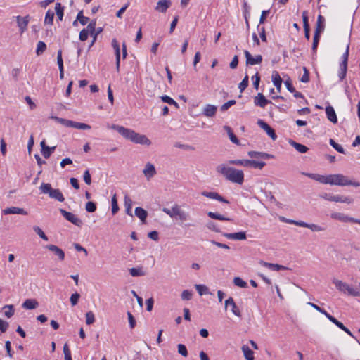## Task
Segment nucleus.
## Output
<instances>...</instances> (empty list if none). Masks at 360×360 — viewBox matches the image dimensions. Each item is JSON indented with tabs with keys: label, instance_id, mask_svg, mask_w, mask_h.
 <instances>
[{
	"label": "nucleus",
	"instance_id": "f257e3e1",
	"mask_svg": "<svg viewBox=\"0 0 360 360\" xmlns=\"http://www.w3.org/2000/svg\"><path fill=\"white\" fill-rule=\"evenodd\" d=\"M110 127L116 130L124 139L133 143L146 146L151 144L150 140L146 135L140 134L132 129L115 124H112Z\"/></svg>",
	"mask_w": 360,
	"mask_h": 360
},
{
	"label": "nucleus",
	"instance_id": "f03ea898",
	"mask_svg": "<svg viewBox=\"0 0 360 360\" xmlns=\"http://www.w3.org/2000/svg\"><path fill=\"white\" fill-rule=\"evenodd\" d=\"M216 170L218 173L222 174L227 180L242 184L244 181V173L242 170H238L233 167H227L224 164L219 165Z\"/></svg>",
	"mask_w": 360,
	"mask_h": 360
},
{
	"label": "nucleus",
	"instance_id": "7ed1b4c3",
	"mask_svg": "<svg viewBox=\"0 0 360 360\" xmlns=\"http://www.w3.org/2000/svg\"><path fill=\"white\" fill-rule=\"evenodd\" d=\"M328 184L341 186L352 185L355 187H359L360 186L359 182L349 180L346 176L341 174L328 175Z\"/></svg>",
	"mask_w": 360,
	"mask_h": 360
},
{
	"label": "nucleus",
	"instance_id": "20e7f679",
	"mask_svg": "<svg viewBox=\"0 0 360 360\" xmlns=\"http://www.w3.org/2000/svg\"><path fill=\"white\" fill-rule=\"evenodd\" d=\"M42 193L48 194L51 198L55 199L59 202H63L65 198L62 192L58 188H53L49 183H42L39 187Z\"/></svg>",
	"mask_w": 360,
	"mask_h": 360
},
{
	"label": "nucleus",
	"instance_id": "39448f33",
	"mask_svg": "<svg viewBox=\"0 0 360 360\" xmlns=\"http://www.w3.org/2000/svg\"><path fill=\"white\" fill-rule=\"evenodd\" d=\"M349 52V43L347 44L346 50L342 56V61L340 63V68L338 71V77L340 81H342L347 75L348 59Z\"/></svg>",
	"mask_w": 360,
	"mask_h": 360
},
{
	"label": "nucleus",
	"instance_id": "423d86ee",
	"mask_svg": "<svg viewBox=\"0 0 360 360\" xmlns=\"http://www.w3.org/2000/svg\"><path fill=\"white\" fill-rule=\"evenodd\" d=\"M333 283L340 291L342 292H347L348 295L354 297H360V291L354 290L347 283L335 278L333 280Z\"/></svg>",
	"mask_w": 360,
	"mask_h": 360
},
{
	"label": "nucleus",
	"instance_id": "0eeeda50",
	"mask_svg": "<svg viewBox=\"0 0 360 360\" xmlns=\"http://www.w3.org/2000/svg\"><path fill=\"white\" fill-rule=\"evenodd\" d=\"M330 217L333 219L338 220L342 222H352L360 224V219L349 217L341 212H333L330 214Z\"/></svg>",
	"mask_w": 360,
	"mask_h": 360
},
{
	"label": "nucleus",
	"instance_id": "6e6552de",
	"mask_svg": "<svg viewBox=\"0 0 360 360\" xmlns=\"http://www.w3.org/2000/svg\"><path fill=\"white\" fill-rule=\"evenodd\" d=\"M59 210L61 214L65 217L66 220H68V221L71 222L72 224L78 227L82 226L83 221L77 217L74 214L68 212L63 209H60Z\"/></svg>",
	"mask_w": 360,
	"mask_h": 360
},
{
	"label": "nucleus",
	"instance_id": "1a4fd4ad",
	"mask_svg": "<svg viewBox=\"0 0 360 360\" xmlns=\"http://www.w3.org/2000/svg\"><path fill=\"white\" fill-rule=\"evenodd\" d=\"M244 54L246 58V65H254L256 64H260L262 62V55H256L253 57L251 53L247 51H244Z\"/></svg>",
	"mask_w": 360,
	"mask_h": 360
},
{
	"label": "nucleus",
	"instance_id": "9d476101",
	"mask_svg": "<svg viewBox=\"0 0 360 360\" xmlns=\"http://www.w3.org/2000/svg\"><path fill=\"white\" fill-rule=\"evenodd\" d=\"M257 124L264 129L266 133L273 139L276 140L277 139V135L275 132V130L270 127L266 122L263 120L259 119L257 121Z\"/></svg>",
	"mask_w": 360,
	"mask_h": 360
},
{
	"label": "nucleus",
	"instance_id": "9b49d317",
	"mask_svg": "<svg viewBox=\"0 0 360 360\" xmlns=\"http://www.w3.org/2000/svg\"><path fill=\"white\" fill-rule=\"evenodd\" d=\"M30 21V16L27 15L25 17L20 15L16 16V22L21 34L24 33L27 29Z\"/></svg>",
	"mask_w": 360,
	"mask_h": 360
},
{
	"label": "nucleus",
	"instance_id": "f8f14e48",
	"mask_svg": "<svg viewBox=\"0 0 360 360\" xmlns=\"http://www.w3.org/2000/svg\"><path fill=\"white\" fill-rule=\"evenodd\" d=\"M201 195L202 196H205L206 198H210V199H214V200H217L219 202H224V203H226V204H229L230 202L226 199L225 198H224L222 195H219L218 193L217 192H212V191H202L201 193Z\"/></svg>",
	"mask_w": 360,
	"mask_h": 360
},
{
	"label": "nucleus",
	"instance_id": "ddd939ff",
	"mask_svg": "<svg viewBox=\"0 0 360 360\" xmlns=\"http://www.w3.org/2000/svg\"><path fill=\"white\" fill-rule=\"evenodd\" d=\"M45 248L53 252V254L58 257L60 261H63L65 259V252L64 251L55 245H47L45 246Z\"/></svg>",
	"mask_w": 360,
	"mask_h": 360
},
{
	"label": "nucleus",
	"instance_id": "4468645a",
	"mask_svg": "<svg viewBox=\"0 0 360 360\" xmlns=\"http://www.w3.org/2000/svg\"><path fill=\"white\" fill-rule=\"evenodd\" d=\"M222 235L228 239L244 240H246L247 236L245 231H240L237 233H223Z\"/></svg>",
	"mask_w": 360,
	"mask_h": 360
},
{
	"label": "nucleus",
	"instance_id": "2eb2a0df",
	"mask_svg": "<svg viewBox=\"0 0 360 360\" xmlns=\"http://www.w3.org/2000/svg\"><path fill=\"white\" fill-rule=\"evenodd\" d=\"M229 306L231 307V311L235 316L238 317H241V312L239 308L237 307L236 304L235 303L234 300L232 297H229L225 301V308H227Z\"/></svg>",
	"mask_w": 360,
	"mask_h": 360
},
{
	"label": "nucleus",
	"instance_id": "dca6fc26",
	"mask_svg": "<svg viewBox=\"0 0 360 360\" xmlns=\"http://www.w3.org/2000/svg\"><path fill=\"white\" fill-rule=\"evenodd\" d=\"M171 5V0H159L155 9L160 13H165Z\"/></svg>",
	"mask_w": 360,
	"mask_h": 360
},
{
	"label": "nucleus",
	"instance_id": "f3484780",
	"mask_svg": "<svg viewBox=\"0 0 360 360\" xmlns=\"http://www.w3.org/2000/svg\"><path fill=\"white\" fill-rule=\"evenodd\" d=\"M254 103L256 106L264 108L267 104L271 103V101L266 99L262 93H258L254 98Z\"/></svg>",
	"mask_w": 360,
	"mask_h": 360
},
{
	"label": "nucleus",
	"instance_id": "a211bd4d",
	"mask_svg": "<svg viewBox=\"0 0 360 360\" xmlns=\"http://www.w3.org/2000/svg\"><path fill=\"white\" fill-rule=\"evenodd\" d=\"M112 46L115 50V59H116V68L117 71L120 69V44L116 39L112 40Z\"/></svg>",
	"mask_w": 360,
	"mask_h": 360
},
{
	"label": "nucleus",
	"instance_id": "6ab92c4d",
	"mask_svg": "<svg viewBox=\"0 0 360 360\" xmlns=\"http://www.w3.org/2000/svg\"><path fill=\"white\" fill-rule=\"evenodd\" d=\"M4 214H18L22 215H27V212L25 211L23 208L18 207H10L4 209L3 210Z\"/></svg>",
	"mask_w": 360,
	"mask_h": 360
},
{
	"label": "nucleus",
	"instance_id": "aec40b11",
	"mask_svg": "<svg viewBox=\"0 0 360 360\" xmlns=\"http://www.w3.org/2000/svg\"><path fill=\"white\" fill-rule=\"evenodd\" d=\"M303 174L319 182V183L324 184H328V175L324 176V175H320V174H311V173H303Z\"/></svg>",
	"mask_w": 360,
	"mask_h": 360
},
{
	"label": "nucleus",
	"instance_id": "412c9836",
	"mask_svg": "<svg viewBox=\"0 0 360 360\" xmlns=\"http://www.w3.org/2000/svg\"><path fill=\"white\" fill-rule=\"evenodd\" d=\"M259 263L262 266L266 267L272 271H280V270L287 269V267H285L283 265H280L278 264L269 263V262H264L263 260H260Z\"/></svg>",
	"mask_w": 360,
	"mask_h": 360
},
{
	"label": "nucleus",
	"instance_id": "4be33fe9",
	"mask_svg": "<svg viewBox=\"0 0 360 360\" xmlns=\"http://www.w3.org/2000/svg\"><path fill=\"white\" fill-rule=\"evenodd\" d=\"M326 114L327 116V118L333 124H335L338 122V117L336 115V112L331 105H328L326 107Z\"/></svg>",
	"mask_w": 360,
	"mask_h": 360
},
{
	"label": "nucleus",
	"instance_id": "5701e85b",
	"mask_svg": "<svg viewBox=\"0 0 360 360\" xmlns=\"http://www.w3.org/2000/svg\"><path fill=\"white\" fill-rule=\"evenodd\" d=\"M324 23H325V18L321 15H319V16L317 18L314 34H321V33L323 32L324 28H325Z\"/></svg>",
	"mask_w": 360,
	"mask_h": 360
},
{
	"label": "nucleus",
	"instance_id": "b1692460",
	"mask_svg": "<svg viewBox=\"0 0 360 360\" xmlns=\"http://www.w3.org/2000/svg\"><path fill=\"white\" fill-rule=\"evenodd\" d=\"M143 172L144 175L148 179H150V178L153 177L154 175H155L156 169H155V166L153 164L148 162L146 164Z\"/></svg>",
	"mask_w": 360,
	"mask_h": 360
},
{
	"label": "nucleus",
	"instance_id": "393cba45",
	"mask_svg": "<svg viewBox=\"0 0 360 360\" xmlns=\"http://www.w3.org/2000/svg\"><path fill=\"white\" fill-rule=\"evenodd\" d=\"M217 108V106L211 104H207L203 109V115L212 117L215 115Z\"/></svg>",
	"mask_w": 360,
	"mask_h": 360
},
{
	"label": "nucleus",
	"instance_id": "a878e982",
	"mask_svg": "<svg viewBox=\"0 0 360 360\" xmlns=\"http://www.w3.org/2000/svg\"><path fill=\"white\" fill-rule=\"evenodd\" d=\"M39 306V302L35 299H27L22 303V308L28 310L34 309Z\"/></svg>",
	"mask_w": 360,
	"mask_h": 360
},
{
	"label": "nucleus",
	"instance_id": "bb28decb",
	"mask_svg": "<svg viewBox=\"0 0 360 360\" xmlns=\"http://www.w3.org/2000/svg\"><path fill=\"white\" fill-rule=\"evenodd\" d=\"M135 215L141 221L143 224L146 223L148 217V212L143 208L137 207L135 209Z\"/></svg>",
	"mask_w": 360,
	"mask_h": 360
},
{
	"label": "nucleus",
	"instance_id": "cd10ccee",
	"mask_svg": "<svg viewBox=\"0 0 360 360\" xmlns=\"http://www.w3.org/2000/svg\"><path fill=\"white\" fill-rule=\"evenodd\" d=\"M272 82L274 83V85L276 86L277 91L280 92L281 89L283 80L278 72L276 71H274L272 75Z\"/></svg>",
	"mask_w": 360,
	"mask_h": 360
},
{
	"label": "nucleus",
	"instance_id": "c85d7f7f",
	"mask_svg": "<svg viewBox=\"0 0 360 360\" xmlns=\"http://www.w3.org/2000/svg\"><path fill=\"white\" fill-rule=\"evenodd\" d=\"M180 207L175 204L172 209H169L167 207H163L162 209V212L169 215L170 217L174 218L176 217V213L179 211Z\"/></svg>",
	"mask_w": 360,
	"mask_h": 360
},
{
	"label": "nucleus",
	"instance_id": "c756f323",
	"mask_svg": "<svg viewBox=\"0 0 360 360\" xmlns=\"http://www.w3.org/2000/svg\"><path fill=\"white\" fill-rule=\"evenodd\" d=\"M289 143L300 153H305L309 150L308 147L300 143H297L296 141L292 139L289 141Z\"/></svg>",
	"mask_w": 360,
	"mask_h": 360
},
{
	"label": "nucleus",
	"instance_id": "7c9ffc66",
	"mask_svg": "<svg viewBox=\"0 0 360 360\" xmlns=\"http://www.w3.org/2000/svg\"><path fill=\"white\" fill-rule=\"evenodd\" d=\"M124 201V207H125L126 214L131 217H133V214H132V211H131V208H132L131 199L127 195H125Z\"/></svg>",
	"mask_w": 360,
	"mask_h": 360
},
{
	"label": "nucleus",
	"instance_id": "2f4dec72",
	"mask_svg": "<svg viewBox=\"0 0 360 360\" xmlns=\"http://www.w3.org/2000/svg\"><path fill=\"white\" fill-rule=\"evenodd\" d=\"M241 349L246 360H255L254 352L248 345H243Z\"/></svg>",
	"mask_w": 360,
	"mask_h": 360
},
{
	"label": "nucleus",
	"instance_id": "473e14b6",
	"mask_svg": "<svg viewBox=\"0 0 360 360\" xmlns=\"http://www.w3.org/2000/svg\"><path fill=\"white\" fill-rule=\"evenodd\" d=\"M224 130L227 132L231 142L235 144L240 145V142L237 136L233 134L232 129L227 125L224 127Z\"/></svg>",
	"mask_w": 360,
	"mask_h": 360
},
{
	"label": "nucleus",
	"instance_id": "72a5a7b5",
	"mask_svg": "<svg viewBox=\"0 0 360 360\" xmlns=\"http://www.w3.org/2000/svg\"><path fill=\"white\" fill-rule=\"evenodd\" d=\"M207 216L210 218H211L212 219H215V220H219V221H231L232 220L231 218L226 217L219 213L213 212L211 211L207 212Z\"/></svg>",
	"mask_w": 360,
	"mask_h": 360
},
{
	"label": "nucleus",
	"instance_id": "f704fd0d",
	"mask_svg": "<svg viewBox=\"0 0 360 360\" xmlns=\"http://www.w3.org/2000/svg\"><path fill=\"white\" fill-rule=\"evenodd\" d=\"M55 11L58 20H63L64 15V7L62 6L60 3H56L55 5Z\"/></svg>",
	"mask_w": 360,
	"mask_h": 360
},
{
	"label": "nucleus",
	"instance_id": "c9c22d12",
	"mask_svg": "<svg viewBox=\"0 0 360 360\" xmlns=\"http://www.w3.org/2000/svg\"><path fill=\"white\" fill-rule=\"evenodd\" d=\"M72 124L70 125V127H72V128H75V129H82V130H86V129H91V126L86 124V123H82V122H75V121H72Z\"/></svg>",
	"mask_w": 360,
	"mask_h": 360
},
{
	"label": "nucleus",
	"instance_id": "e433bc0d",
	"mask_svg": "<svg viewBox=\"0 0 360 360\" xmlns=\"http://www.w3.org/2000/svg\"><path fill=\"white\" fill-rule=\"evenodd\" d=\"M54 15L53 11L48 10L45 15L44 24L53 25Z\"/></svg>",
	"mask_w": 360,
	"mask_h": 360
},
{
	"label": "nucleus",
	"instance_id": "4c0bfd02",
	"mask_svg": "<svg viewBox=\"0 0 360 360\" xmlns=\"http://www.w3.org/2000/svg\"><path fill=\"white\" fill-rule=\"evenodd\" d=\"M56 148V146H47L46 148L41 150V153L44 158L48 159L51 155V154L55 151Z\"/></svg>",
	"mask_w": 360,
	"mask_h": 360
},
{
	"label": "nucleus",
	"instance_id": "58836bf2",
	"mask_svg": "<svg viewBox=\"0 0 360 360\" xmlns=\"http://www.w3.org/2000/svg\"><path fill=\"white\" fill-rule=\"evenodd\" d=\"M47 46L46 44L41 41H39L37 43V49H36V54L39 56L44 53V52L46 51Z\"/></svg>",
	"mask_w": 360,
	"mask_h": 360
},
{
	"label": "nucleus",
	"instance_id": "ea45409f",
	"mask_svg": "<svg viewBox=\"0 0 360 360\" xmlns=\"http://www.w3.org/2000/svg\"><path fill=\"white\" fill-rule=\"evenodd\" d=\"M130 274L134 276H144L146 274L143 271L142 267H137V268H131L129 269Z\"/></svg>",
	"mask_w": 360,
	"mask_h": 360
},
{
	"label": "nucleus",
	"instance_id": "a19ab883",
	"mask_svg": "<svg viewBox=\"0 0 360 360\" xmlns=\"http://www.w3.org/2000/svg\"><path fill=\"white\" fill-rule=\"evenodd\" d=\"M249 84V77L246 75L243 80L238 84V89H240V92L242 93L244 90L248 86Z\"/></svg>",
	"mask_w": 360,
	"mask_h": 360
},
{
	"label": "nucleus",
	"instance_id": "79ce46f5",
	"mask_svg": "<svg viewBox=\"0 0 360 360\" xmlns=\"http://www.w3.org/2000/svg\"><path fill=\"white\" fill-rule=\"evenodd\" d=\"M51 119L56 120V122L63 124L64 126L67 127H70V125L72 124V120H66L64 118L58 117L57 116H51Z\"/></svg>",
	"mask_w": 360,
	"mask_h": 360
},
{
	"label": "nucleus",
	"instance_id": "37998d69",
	"mask_svg": "<svg viewBox=\"0 0 360 360\" xmlns=\"http://www.w3.org/2000/svg\"><path fill=\"white\" fill-rule=\"evenodd\" d=\"M330 145L335 149L338 152L342 154H345V150L342 146L336 143L333 139L329 141Z\"/></svg>",
	"mask_w": 360,
	"mask_h": 360
},
{
	"label": "nucleus",
	"instance_id": "c03bdc74",
	"mask_svg": "<svg viewBox=\"0 0 360 360\" xmlns=\"http://www.w3.org/2000/svg\"><path fill=\"white\" fill-rule=\"evenodd\" d=\"M161 100L169 105H174L176 108H179V104L170 96L167 95L162 96Z\"/></svg>",
	"mask_w": 360,
	"mask_h": 360
},
{
	"label": "nucleus",
	"instance_id": "a18cd8bd",
	"mask_svg": "<svg viewBox=\"0 0 360 360\" xmlns=\"http://www.w3.org/2000/svg\"><path fill=\"white\" fill-rule=\"evenodd\" d=\"M249 160H229V164L235 165H240L248 167Z\"/></svg>",
	"mask_w": 360,
	"mask_h": 360
},
{
	"label": "nucleus",
	"instance_id": "49530a36",
	"mask_svg": "<svg viewBox=\"0 0 360 360\" xmlns=\"http://www.w3.org/2000/svg\"><path fill=\"white\" fill-rule=\"evenodd\" d=\"M77 20H79L81 25H85L87 24L89 18L83 15V11H80L77 15Z\"/></svg>",
	"mask_w": 360,
	"mask_h": 360
},
{
	"label": "nucleus",
	"instance_id": "de8ad7c7",
	"mask_svg": "<svg viewBox=\"0 0 360 360\" xmlns=\"http://www.w3.org/2000/svg\"><path fill=\"white\" fill-rule=\"evenodd\" d=\"M112 202V214L115 215L119 211V206L117 203V200L116 195L115 194L111 200Z\"/></svg>",
	"mask_w": 360,
	"mask_h": 360
},
{
	"label": "nucleus",
	"instance_id": "09e8293b",
	"mask_svg": "<svg viewBox=\"0 0 360 360\" xmlns=\"http://www.w3.org/2000/svg\"><path fill=\"white\" fill-rule=\"evenodd\" d=\"M33 230L44 240L47 241L49 240L46 235L44 233V232L42 231V229L39 226H34Z\"/></svg>",
	"mask_w": 360,
	"mask_h": 360
},
{
	"label": "nucleus",
	"instance_id": "8fccbe9b",
	"mask_svg": "<svg viewBox=\"0 0 360 360\" xmlns=\"http://www.w3.org/2000/svg\"><path fill=\"white\" fill-rule=\"evenodd\" d=\"M326 317L333 323H334L335 326H337L340 329L342 330V328H344V324L342 322L339 321L336 318H335L334 316H331L330 314H328V315H326Z\"/></svg>",
	"mask_w": 360,
	"mask_h": 360
},
{
	"label": "nucleus",
	"instance_id": "3c124183",
	"mask_svg": "<svg viewBox=\"0 0 360 360\" xmlns=\"http://www.w3.org/2000/svg\"><path fill=\"white\" fill-rule=\"evenodd\" d=\"M206 227L210 231H214L216 233H221L219 228L212 221H207L206 224Z\"/></svg>",
	"mask_w": 360,
	"mask_h": 360
},
{
	"label": "nucleus",
	"instance_id": "603ef678",
	"mask_svg": "<svg viewBox=\"0 0 360 360\" xmlns=\"http://www.w3.org/2000/svg\"><path fill=\"white\" fill-rule=\"evenodd\" d=\"M85 210L88 212H94L96 210V204L93 201H88L85 205Z\"/></svg>",
	"mask_w": 360,
	"mask_h": 360
},
{
	"label": "nucleus",
	"instance_id": "864d4df0",
	"mask_svg": "<svg viewBox=\"0 0 360 360\" xmlns=\"http://www.w3.org/2000/svg\"><path fill=\"white\" fill-rule=\"evenodd\" d=\"M233 283L235 285L240 287V288H247L248 287L247 283L245 281H244L240 277H235L233 278Z\"/></svg>",
	"mask_w": 360,
	"mask_h": 360
},
{
	"label": "nucleus",
	"instance_id": "5fc2aeb1",
	"mask_svg": "<svg viewBox=\"0 0 360 360\" xmlns=\"http://www.w3.org/2000/svg\"><path fill=\"white\" fill-rule=\"evenodd\" d=\"M94 321H95L94 314L91 311L86 312V323L87 325H91V324L94 323Z\"/></svg>",
	"mask_w": 360,
	"mask_h": 360
},
{
	"label": "nucleus",
	"instance_id": "6e6d98bb",
	"mask_svg": "<svg viewBox=\"0 0 360 360\" xmlns=\"http://www.w3.org/2000/svg\"><path fill=\"white\" fill-rule=\"evenodd\" d=\"M178 353L183 356L184 357L188 356V350L184 344H179L177 345Z\"/></svg>",
	"mask_w": 360,
	"mask_h": 360
},
{
	"label": "nucleus",
	"instance_id": "4d7b16f0",
	"mask_svg": "<svg viewBox=\"0 0 360 360\" xmlns=\"http://www.w3.org/2000/svg\"><path fill=\"white\" fill-rule=\"evenodd\" d=\"M303 75L300 77V82L307 83L309 82V72L306 67H303Z\"/></svg>",
	"mask_w": 360,
	"mask_h": 360
},
{
	"label": "nucleus",
	"instance_id": "13d9d810",
	"mask_svg": "<svg viewBox=\"0 0 360 360\" xmlns=\"http://www.w3.org/2000/svg\"><path fill=\"white\" fill-rule=\"evenodd\" d=\"M252 79L253 80L252 84L254 88L257 90L259 89V85L261 80L259 72H256L255 75L252 77Z\"/></svg>",
	"mask_w": 360,
	"mask_h": 360
},
{
	"label": "nucleus",
	"instance_id": "bf43d9fd",
	"mask_svg": "<svg viewBox=\"0 0 360 360\" xmlns=\"http://www.w3.org/2000/svg\"><path fill=\"white\" fill-rule=\"evenodd\" d=\"M63 353L65 360H72L71 352L67 343L63 346Z\"/></svg>",
	"mask_w": 360,
	"mask_h": 360
},
{
	"label": "nucleus",
	"instance_id": "052dcab7",
	"mask_svg": "<svg viewBox=\"0 0 360 360\" xmlns=\"http://www.w3.org/2000/svg\"><path fill=\"white\" fill-rule=\"evenodd\" d=\"M321 34H314L313 44H312V51L316 53L317 50V47L319 45V42L320 40Z\"/></svg>",
	"mask_w": 360,
	"mask_h": 360
},
{
	"label": "nucleus",
	"instance_id": "680f3d73",
	"mask_svg": "<svg viewBox=\"0 0 360 360\" xmlns=\"http://www.w3.org/2000/svg\"><path fill=\"white\" fill-rule=\"evenodd\" d=\"M8 308V309L7 311H4V314L7 318H11L14 314V307L13 305H5L4 309Z\"/></svg>",
	"mask_w": 360,
	"mask_h": 360
},
{
	"label": "nucleus",
	"instance_id": "e2e57ef3",
	"mask_svg": "<svg viewBox=\"0 0 360 360\" xmlns=\"http://www.w3.org/2000/svg\"><path fill=\"white\" fill-rule=\"evenodd\" d=\"M195 288L200 295H202L208 292V288L204 285H195Z\"/></svg>",
	"mask_w": 360,
	"mask_h": 360
},
{
	"label": "nucleus",
	"instance_id": "0e129e2a",
	"mask_svg": "<svg viewBox=\"0 0 360 360\" xmlns=\"http://www.w3.org/2000/svg\"><path fill=\"white\" fill-rule=\"evenodd\" d=\"M236 103V102L235 100H229V101H227L226 103H224L221 106V108H220L221 111L224 112V111L227 110L231 106L235 105Z\"/></svg>",
	"mask_w": 360,
	"mask_h": 360
},
{
	"label": "nucleus",
	"instance_id": "69168bd1",
	"mask_svg": "<svg viewBox=\"0 0 360 360\" xmlns=\"http://www.w3.org/2000/svg\"><path fill=\"white\" fill-rule=\"evenodd\" d=\"M96 28V20H92L89 25H87L86 30H88V33H90L91 35H93L95 32Z\"/></svg>",
	"mask_w": 360,
	"mask_h": 360
},
{
	"label": "nucleus",
	"instance_id": "338daca9",
	"mask_svg": "<svg viewBox=\"0 0 360 360\" xmlns=\"http://www.w3.org/2000/svg\"><path fill=\"white\" fill-rule=\"evenodd\" d=\"M79 297H80V295L77 292L72 294L70 296V299L71 304L72 306H75L76 304H77Z\"/></svg>",
	"mask_w": 360,
	"mask_h": 360
},
{
	"label": "nucleus",
	"instance_id": "774afa93",
	"mask_svg": "<svg viewBox=\"0 0 360 360\" xmlns=\"http://www.w3.org/2000/svg\"><path fill=\"white\" fill-rule=\"evenodd\" d=\"M188 217V214L180 209L179 211L176 213V219H179L181 221H186L187 220Z\"/></svg>",
	"mask_w": 360,
	"mask_h": 360
}]
</instances>
